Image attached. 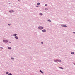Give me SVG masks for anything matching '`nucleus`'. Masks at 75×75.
Listing matches in <instances>:
<instances>
[{"label":"nucleus","instance_id":"cd10ccee","mask_svg":"<svg viewBox=\"0 0 75 75\" xmlns=\"http://www.w3.org/2000/svg\"><path fill=\"white\" fill-rule=\"evenodd\" d=\"M18 0V1H19L20 0Z\"/></svg>","mask_w":75,"mask_h":75},{"label":"nucleus","instance_id":"6e6552de","mask_svg":"<svg viewBox=\"0 0 75 75\" xmlns=\"http://www.w3.org/2000/svg\"><path fill=\"white\" fill-rule=\"evenodd\" d=\"M40 4H41L40 3H37V5H40Z\"/></svg>","mask_w":75,"mask_h":75},{"label":"nucleus","instance_id":"393cba45","mask_svg":"<svg viewBox=\"0 0 75 75\" xmlns=\"http://www.w3.org/2000/svg\"><path fill=\"white\" fill-rule=\"evenodd\" d=\"M73 33H74V34H75V32H73Z\"/></svg>","mask_w":75,"mask_h":75},{"label":"nucleus","instance_id":"ddd939ff","mask_svg":"<svg viewBox=\"0 0 75 75\" xmlns=\"http://www.w3.org/2000/svg\"><path fill=\"white\" fill-rule=\"evenodd\" d=\"M59 68H61V69H64L62 67H59Z\"/></svg>","mask_w":75,"mask_h":75},{"label":"nucleus","instance_id":"f3484780","mask_svg":"<svg viewBox=\"0 0 75 75\" xmlns=\"http://www.w3.org/2000/svg\"><path fill=\"white\" fill-rule=\"evenodd\" d=\"M54 61H55V62H57V61H58V60H56Z\"/></svg>","mask_w":75,"mask_h":75},{"label":"nucleus","instance_id":"412c9836","mask_svg":"<svg viewBox=\"0 0 75 75\" xmlns=\"http://www.w3.org/2000/svg\"><path fill=\"white\" fill-rule=\"evenodd\" d=\"M41 73H42V74H44V72L42 71L41 72Z\"/></svg>","mask_w":75,"mask_h":75},{"label":"nucleus","instance_id":"7ed1b4c3","mask_svg":"<svg viewBox=\"0 0 75 75\" xmlns=\"http://www.w3.org/2000/svg\"><path fill=\"white\" fill-rule=\"evenodd\" d=\"M61 26L62 27H67V26L64 25H62Z\"/></svg>","mask_w":75,"mask_h":75},{"label":"nucleus","instance_id":"1a4fd4ad","mask_svg":"<svg viewBox=\"0 0 75 75\" xmlns=\"http://www.w3.org/2000/svg\"><path fill=\"white\" fill-rule=\"evenodd\" d=\"M8 48L9 49V50H11V48L10 47H8Z\"/></svg>","mask_w":75,"mask_h":75},{"label":"nucleus","instance_id":"2eb2a0df","mask_svg":"<svg viewBox=\"0 0 75 75\" xmlns=\"http://www.w3.org/2000/svg\"><path fill=\"white\" fill-rule=\"evenodd\" d=\"M40 15H41V16H42V13H40Z\"/></svg>","mask_w":75,"mask_h":75},{"label":"nucleus","instance_id":"9b49d317","mask_svg":"<svg viewBox=\"0 0 75 75\" xmlns=\"http://www.w3.org/2000/svg\"><path fill=\"white\" fill-rule=\"evenodd\" d=\"M71 54H74V52H72L71 53Z\"/></svg>","mask_w":75,"mask_h":75},{"label":"nucleus","instance_id":"dca6fc26","mask_svg":"<svg viewBox=\"0 0 75 75\" xmlns=\"http://www.w3.org/2000/svg\"><path fill=\"white\" fill-rule=\"evenodd\" d=\"M11 59H14L13 58H11Z\"/></svg>","mask_w":75,"mask_h":75},{"label":"nucleus","instance_id":"b1692460","mask_svg":"<svg viewBox=\"0 0 75 75\" xmlns=\"http://www.w3.org/2000/svg\"><path fill=\"white\" fill-rule=\"evenodd\" d=\"M8 25H10V24H8Z\"/></svg>","mask_w":75,"mask_h":75},{"label":"nucleus","instance_id":"a211bd4d","mask_svg":"<svg viewBox=\"0 0 75 75\" xmlns=\"http://www.w3.org/2000/svg\"><path fill=\"white\" fill-rule=\"evenodd\" d=\"M40 72H42V71H41V70H40Z\"/></svg>","mask_w":75,"mask_h":75},{"label":"nucleus","instance_id":"0eeeda50","mask_svg":"<svg viewBox=\"0 0 75 75\" xmlns=\"http://www.w3.org/2000/svg\"><path fill=\"white\" fill-rule=\"evenodd\" d=\"M15 38H16V39H18V37L17 36H16L15 37Z\"/></svg>","mask_w":75,"mask_h":75},{"label":"nucleus","instance_id":"5701e85b","mask_svg":"<svg viewBox=\"0 0 75 75\" xmlns=\"http://www.w3.org/2000/svg\"><path fill=\"white\" fill-rule=\"evenodd\" d=\"M41 44H43V42H41Z\"/></svg>","mask_w":75,"mask_h":75},{"label":"nucleus","instance_id":"423d86ee","mask_svg":"<svg viewBox=\"0 0 75 75\" xmlns=\"http://www.w3.org/2000/svg\"><path fill=\"white\" fill-rule=\"evenodd\" d=\"M16 35H17V34H15L13 35V36L14 37H15L16 36Z\"/></svg>","mask_w":75,"mask_h":75},{"label":"nucleus","instance_id":"aec40b11","mask_svg":"<svg viewBox=\"0 0 75 75\" xmlns=\"http://www.w3.org/2000/svg\"><path fill=\"white\" fill-rule=\"evenodd\" d=\"M47 6V4H46L45 5V6Z\"/></svg>","mask_w":75,"mask_h":75},{"label":"nucleus","instance_id":"9d476101","mask_svg":"<svg viewBox=\"0 0 75 75\" xmlns=\"http://www.w3.org/2000/svg\"><path fill=\"white\" fill-rule=\"evenodd\" d=\"M48 21H49L50 22H51V21L50 20H48Z\"/></svg>","mask_w":75,"mask_h":75},{"label":"nucleus","instance_id":"f8f14e48","mask_svg":"<svg viewBox=\"0 0 75 75\" xmlns=\"http://www.w3.org/2000/svg\"><path fill=\"white\" fill-rule=\"evenodd\" d=\"M58 61L59 62H61V60H59Z\"/></svg>","mask_w":75,"mask_h":75},{"label":"nucleus","instance_id":"f03ea898","mask_svg":"<svg viewBox=\"0 0 75 75\" xmlns=\"http://www.w3.org/2000/svg\"><path fill=\"white\" fill-rule=\"evenodd\" d=\"M38 28L39 29H40V30L41 29L42 30L43 29V28H44L43 27L40 26L38 27Z\"/></svg>","mask_w":75,"mask_h":75},{"label":"nucleus","instance_id":"f257e3e1","mask_svg":"<svg viewBox=\"0 0 75 75\" xmlns=\"http://www.w3.org/2000/svg\"><path fill=\"white\" fill-rule=\"evenodd\" d=\"M3 41L4 42H6V43L8 42V40H3Z\"/></svg>","mask_w":75,"mask_h":75},{"label":"nucleus","instance_id":"20e7f679","mask_svg":"<svg viewBox=\"0 0 75 75\" xmlns=\"http://www.w3.org/2000/svg\"><path fill=\"white\" fill-rule=\"evenodd\" d=\"M13 10H11L9 11V12H10V13H13Z\"/></svg>","mask_w":75,"mask_h":75},{"label":"nucleus","instance_id":"4be33fe9","mask_svg":"<svg viewBox=\"0 0 75 75\" xmlns=\"http://www.w3.org/2000/svg\"><path fill=\"white\" fill-rule=\"evenodd\" d=\"M8 74V72H6V74Z\"/></svg>","mask_w":75,"mask_h":75},{"label":"nucleus","instance_id":"bb28decb","mask_svg":"<svg viewBox=\"0 0 75 75\" xmlns=\"http://www.w3.org/2000/svg\"><path fill=\"white\" fill-rule=\"evenodd\" d=\"M9 43H11V42H10Z\"/></svg>","mask_w":75,"mask_h":75},{"label":"nucleus","instance_id":"39448f33","mask_svg":"<svg viewBox=\"0 0 75 75\" xmlns=\"http://www.w3.org/2000/svg\"><path fill=\"white\" fill-rule=\"evenodd\" d=\"M42 32H46V30H42Z\"/></svg>","mask_w":75,"mask_h":75},{"label":"nucleus","instance_id":"4468645a","mask_svg":"<svg viewBox=\"0 0 75 75\" xmlns=\"http://www.w3.org/2000/svg\"><path fill=\"white\" fill-rule=\"evenodd\" d=\"M8 75H12V74H11V73H10L8 74Z\"/></svg>","mask_w":75,"mask_h":75},{"label":"nucleus","instance_id":"6ab92c4d","mask_svg":"<svg viewBox=\"0 0 75 75\" xmlns=\"http://www.w3.org/2000/svg\"><path fill=\"white\" fill-rule=\"evenodd\" d=\"M45 10H47L48 9L47 8H45Z\"/></svg>","mask_w":75,"mask_h":75},{"label":"nucleus","instance_id":"a878e982","mask_svg":"<svg viewBox=\"0 0 75 75\" xmlns=\"http://www.w3.org/2000/svg\"><path fill=\"white\" fill-rule=\"evenodd\" d=\"M39 7V6H37V7Z\"/></svg>","mask_w":75,"mask_h":75}]
</instances>
